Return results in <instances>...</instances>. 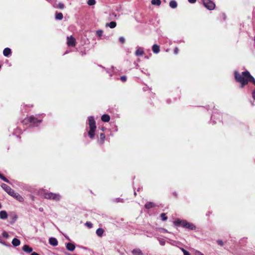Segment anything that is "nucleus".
<instances>
[{
	"label": "nucleus",
	"instance_id": "nucleus-16",
	"mask_svg": "<svg viewBox=\"0 0 255 255\" xmlns=\"http://www.w3.org/2000/svg\"><path fill=\"white\" fill-rule=\"evenodd\" d=\"M152 51L153 52V53H156V54L158 53L160 51L159 46L156 44H154L152 46Z\"/></svg>",
	"mask_w": 255,
	"mask_h": 255
},
{
	"label": "nucleus",
	"instance_id": "nucleus-3",
	"mask_svg": "<svg viewBox=\"0 0 255 255\" xmlns=\"http://www.w3.org/2000/svg\"><path fill=\"white\" fill-rule=\"evenodd\" d=\"M88 125L90 128L88 132V135L90 138L93 139L95 137V130L97 128L96 122L93 117L90 116L88 118Z\"/></svg>",
	"mask_w": 255,
	"mask_h": 255
},
{
	"label": "nucleus",
	"instance_id": "nucleus-47",
	"mask_svg": "<svg viewBox=\"0 0 255 255\" xmlns=\"http://www.w3.org/2000/svg\"><path fill=\"white\" fill-rule=\"evenodd\" d=\"M173 194L175 196V197H176L177 196V194L175 192L173 193Z\"/></svg>",
	"mask_w": 255,
	"mask_h": 255
},
{
	"label": "nucleus",
	"instance_id": "nucleus-13",
	"mask_svg": "<svg viewBox=\"0 0 255 255\" xmlns=\"http://www.w3.org/2000/svg\"><path fill=\"white\" fill-rule=\"evenodd\" d=\"M22 250L27 253H31L33 249L32 248L30 247L28 245H25L22 247Z\"/></svg>",
	"mask_w": 255,
	"mask_h": 255
},
{
	"label": "nucleus",
	"instance_id": "nucleus-14",
	"mask_svg": "<svg viewBox=\"0 0 255 255\" xmlns=\"http://www.w3.org/2000/svg\"><path fill=\"white\" fill-rule=\"evenodd\" d=\"M144 53V52L142 48L138 47L137 48L135 54L136 56H141L143 55Z\"/></svg>",
	"mask_w": 255,
	"mask_h": 255
},
{
	"label": "nucleus",
	"instance_id": "nucleus-39",
	"mask_svg": "<svg viewBox=\"0 0 255 255\" xmlns=\"http://www.w3.org/2000/svg\"><path fill=\"white\" fill-rule=\"evenodd\" d=\"M179 49L178 47H175L174 49V53L175 54H177L178 53Z\"/></svg>",
	"mask_w": 255,
	"mask_h": 255
},
{
	"label": "nucleus",
	"instance_id": "nucleus-2",
	"mask_svg": "<svg viewBox=\"0 0 255 255\" xmlns=\"http://www.w3.org/2000/svg\"><path fill=\"white\" fill-rule=\"evenodd\" d=\"M174 224L176 226H181L183 228L190 230H195L196 229V226L192 223L188 222L186 220L177 219L174 221Z\"/></svg>",
	"mask_w": 255,
	"mask_h": 255
},
{
	"label": "nucleus",
	"instance_id": "nucleus-18",
	"mask_svg": "<svg viewBox=\"0 0 255 255\" xmlns=\"http://www.w3.org/2000/svg\"><path fill=\"white\" fill-rule=\"evenodd\" d=\"M131 252L133 255H143L142 251L139 249H133Z\"/></svg>",
	"mask_w": 255,
	"mask_h": 255
},
{
	"label": "nucleus",
	"instance_id": "nucleus-31",
	"mask_svg": "<svg viewBox=\"0 0 255 255\" xmlns=\"http://www.w3.org/2000/svg\"><path fill=\"white\" fill-rule=\"evenodd\" d=\"M87 3L89 5H93L95 4L96 1L95 0H88Z\"/></svg>",
	"mask_w": 255,
	"mask_h": 255
},
{
	"label": "nucleus",
	"instance_id": "nucleus-23",
	"mask_svg": "<svg viewBox=\"0 0 255 255\" xmlns=\"http://www.w3.org/2000/svg\"><path fill=\"white\" fill-rule=\"evenodd\" d=\"M105 135L104 133H101L100 134V143L101 144H103L105 139Z\"/></svg>",
	"mask_w": 255,
	"mask_h": 255
},
{
	"label": "nucleus",
	"instance_id": "nucleus-19",
	"mask_svg": "<svg viewBox=\"0 0 255 255\" xmlns=\"http://www.w3.org/2000/svg\"><path fill=\"white\" fill-rule=\"evenodd\" d=\"M11 53V49L9 48H5L3 51L4 56L8 57Z\"/></svg>",
	"mask_w": 255,
	"mask_h": 255
},
{
	"label": "nucleus",
	"instance_id": "nucleus-45",
	"mask_svg": "<svg viewBox=\"0 0 255 255\" xmlns=\"http://www.w3.org/2000/svg\"><path fill=\"white\" fill-rule=\"evenodd\" d=\"M17 218V216L16 215H14V216L13 217V220L14 221H15Z\"/></svg>",
	"mask_w": 255,
	"mask_h": 255
},
{
	"label": "nucleus",
	"instance_id": "nucleus-38",
	"mask_svg": "<svg viewBox=\"0 0 255 255\" xmlns=\"http://www.w3.org/2000/svg\"><path fill=\"white\" fill-rule=\"evenodd\" d=\"M120 79L123 82H125L127 80V77L126 76H123L120 78Z\"/></svg>",
	"mask_w": 255,
	"mask_h": 255
},
{
	"label": "nucleus",
	"instance_id": "nucleus-5",
	"mask_svg": "<svg viewBox=\"0 0 255 255\" xmlns=\"http://www.w3.org/2000/svg\"><path fill=\"white\" fill-rule=\"evenodd\" d=\"M204 6L209 10H213L215 7V3L211 0H203Z\"/></svg>",
	"mask_w": 255,
	"mask_h": 255
},
{
	"label": "nucleus",
	"instance_id": "nucleus-30",
	"mask_svg": "<svg viewBox=\"0 0 255 255\" xmlns=\"http://www.w3.org/2000/svg\"><path fill=\"white\" fill-rule=\"evenodd\" d=\"M161 218L163 221H166L167 219V217L165 213H162L160 215Z\"/></svg>",
	"mask_w": 255,
	"mask_h": 255
},
{
	"label": "nucleus",
	"instance_id": "nucleus-25",
	"mask_svg": "<svg viewBox=\"0 0 255 255\" xmlns=\"http://www.w3.org/2000/svg\"><path fill=\"white\" fill-rule=\"evenodd\" d=\"M169 6L173 8H175L177 6V3L175 0H171L169 2Z\"/></svg>",
	"mask_w": 255,
	"mask_h": 255
},
{
	"label": "nucleus",
	"instance_id": "nucleus-35",
	"mask_svg": "<svg viewBox=\"0 0 255 255\" xmlns=\"http://www.w3.org/2000/svg\"><path fill=\"white\" fill-rule=\"evenodd\" d=\"M120 43L123 44L125 42V39L124 37H120L119 39Z\"/></svg>",
	"mask_w": 255,
	"mask_h": 255
},
{
	"label": "nucleus",
	"instance_id": "nucleus-46",
	"mask_svg": "<svg viewBox=\"0 0 255 255\" xmlns=\"http://www.w3.org/2000/svg\"><path fill=\"white\" fill-rule=\"evenodd\" d=\"M184 255H190V253L188 252H186L184 253Z\"/></svg>",
	"mask_w": 255,
	"mask_h": 255
},
{
	"label": "nucleus",
	"instance_id": "nucleus-32",
	"mask_svg": "<svg viewBox=\"0 0 255 255\" xmlns=\"http://www.w3.org/2000/svg\"><path fill=\"white\" fill-rule=\"evenodd\" d=\"M2 235L5 238H8L9 237L8 234L5 231L2 232Z\"/></svg>",
	"mask_w": 255,
	"mask_h": 255
},
{
	"label": "nucleus",
	"instance_id": "nucleus-15",
	"mask_svg": "<svg viewBox=\"0 0 255 255\" xmlns=\"http://www.w3.org/2000/svg\"><path fill=\"white\" fill-rule=\"evenodd\" d=\"M66 249L70 251H73L75 249V245L71 243H68L66 244Z\"/></svg>",
	"mask_w": 255,
	"mask_h": 255
},
{
	"label": "nucleus",
	"instance_id": "nucleus-9",
	"mask_svg": "<svg viewBox=\"0 0 255 255\" xmlns=\"http://www.w3.org/2000/svg\"><path fill=\"white\" fill-rule=\"evenodd\" d=\"M33 118L34 120L30 122L31 126H33V127H36V126H37L38 125V124H40L42 122L41 120H38L37 118H36L34 116H33Z\"/></svg>",
	"mask_w": 255,
	"mask_h": 255
},
{
	"label": "nucleus",
	"instance_id": "nucleus-26",
	"mask_svg": "<svg viewBox=\"0 0 255 255\" xmlns=\"http://www.w3.org/2000/svg\"><path fill=\"white\" fill-rule=\"evenodd\" d=\"M56 19L61 20L63 18V14L61 12H56L55 14Z\"/></svg>",
	"mask_w": 255,
	"mask_h": 255
},
{
	"label": "nucleus",
	"instance_id": "nucleus-4",
	"mask_svg": "<svg viewBox=\"0 0 255 255\" xmlns=\"http://www.w3.org/2000/svg\"><path fill=\"white\" fill-rule=\"evenodd\" d=\"M43 196L46 199L53 200L56 201H59L61 198L59 194L52 192H45L44 193Z\"/></svg>",
	"mask_w": 255,
	"mask_h": 255
},
{
	"label": "nucleus",
	"instance_id": "nucleus-22",
	"mask_svg": "<svg viewBox=\"0 0 255 255\" xmlns=\"http://www.w3.org/2000/svg\"><path fill=\"white\" fill-rule=\"evenodd\" d=\"M106 26H109L111 28H114L117 26V23L115 21H112L110 23H107L106 24Z\"/></svg>",
	"mask_w": 255,
	"mask_h": 255
},
{
	"label": "nucleus",
	"instance_id": "nucleus-37",
	"mask_svg": "<svg viewBox=\"0 0 255 255\" xmlns=\"http://www.w3.org/2000/svg\"><path fill=\"white\" fill-rule=\"evenodd\" d=\"M21 133V130L19 128H16L14 130V133Z\"/></svg>",
	"mask_w": 255,
	"mask_h": 255
},
{
	"label": "nucleus",
	"instance_id": "nucleus-6",
	"mask_svg": "<svg viewBox=\"0 0 255 255\" xmlns=\"http://www.w3.org/2000/svg\"><path fill=\"white\" fill-rule=\"evenodd\" d=\"M67 39V44L68 46L75 47L76 46V39L73 36H68Z\"/></svg>",
	"mask_w": 255,
	"mask_h": 255
},
{
	"label": "nucleus",
	"instance_id": "nucleus-7",
	"mask_svg": "<svg viewBox=\"0 0 255 255\" xmlns=\"http://www.w3.org/2000/svg\"><path fill=\"white\" fill-rule=\"evenodd\" d=\"M2 188L9 195L13 194V190L11 189L9 186L5 183L1 184Z\"/></svg>",
	"mask_w": 255,
	"mask_h": 255
},
{
	"label": "nucleus",
	"instance_id": "nucleus-33",
	"mask_svg": "<svg viewBox=\"0 0 255 255\" xmlns=\"http://www.w3.org/2000/svg\"><path fill=\"white\" fill-rule=\"evenodd\" d=\"M85 225L87 226L89 228H91L93 227V224L90 222H87L85 223Z\"/></svg>",
	"mask_w": 255,
	"mask_h": 255
},
{
	"label": "nucleus",
	"instance_id": "nucleus-49",
	"mask_svg": "<svg viewBox=\"0 0 255 255\" xmlns=\"http://www.w3.org/2000/svg\"><path fill=\"white\" fill-rule=\"evenodd\" d=\"M1 208V204L0 203V209Z\"/></svg>",
	"mask_w": 255,
	"mask_h": 255
},
{
	"label": "nucleus",
	"instance_id": "nucleus-10",
	"mask_svg": "<svg viewBox=\"0 0 255 255\" xmlns=\"http://www.w3.org/2000/svg\"><path fill=\"white\" fill-rule=\"evenodd\" d=\"M33 120L34 119L33 118V116H31L25 118L22 121L21 123L23 125H27Z\"/></svg>",
	"mask_w": 255,
	"mask_h": 255
},
{
	"label": "nucleus",
	"instance_id": "nucleus-43",
	"mask_svg": "<svg viewBox=\"0 0 255 255\" xmlns=\"http://www.w3.org/2000/svg\"><path fill=\"white\" fill-rule=\"evenodd\" d=\"M31 255H39V254H38L36 252H33L31 253Z\"/></svg>",
	"mask_w": 255,
	"mask_h": 255
},
{
	"label": "nucleus",
	"instance_id": "nucleus-8",
	"mask_svg": "<svg viewBox=\"0 0 255 255\" xmlns=\"http://www.w3.org/2000/svg\"><path fill=\"white\" fill-rule=\"evenodd\" d=\"M10 196L13 197L20 202H23L24 201L23 198L18 193L15 192L14 191H13V194H12V195H10Z\"/></svg>",
	"mask_w": 255,
	"mask_h": 255
},
{
	"label": "nucleus",
	"instance_id": "nucleus-11",
	"mask_svg": "<svg viewBox=\"0 0 255 255\" xmlns=\"http://www.w3.org/2000/svg\"><path fill=\"white\" fill-rule=\"evenodd\" d=\"M156 206V204L153 202H148L144 205V207L147 209H149L154 208Z\"/></svg>",
	"mask_w": 255,
	"mask_h": 255
},
{
	"label": "nucleus",
	"instance_id": "nucleus-48",
	"mask_svg": "<svg viewBox=\"0 0 255 255\" xmlns=\"http://www.w3.org/2000/svg\"><path fill=\"white\" fill-rule=\"evenodd\" d=\"M0 243L3 244V245H5V244L4 243H2L1 241H0Z\"/></svg>",
	"mask_w": 255,
	"mask_h": 255
},
{
	"label": "nucleus",
	"instance_id": "nucleus-24",
	"mask_svg": "<svg viewBox=\"0 0 255 255\" xmlns=\"http://www.w3.org/2000/svg\"><path fill=\"white\" fill-rule=\"evenodd\" d=\"M104 232V230L102 228H98L96 231V234L99 237H102Z\"/></svg>",
	"mask_w": 255,
	"mask_h": 255
},
{
	"label": "nucleus",
	"instance_id": "nucleus-27",
	"mask_svg": "<svg viewBox=\"0 0 255 255\" xmlns=\"http://www.w3.org/2000/svg\"><path fill=\"white\" fill-rule=\"evenodd\" d=\"M151 3L153 5H160L161 4L160 0H151Z\"/></svg>",
	"mask_w": 255,
	"mask_h": 255
},
{
	"label": "nucleus",
	"instance_id": "nucleus-42",
	"mask_svg": "<svg viewBox=\"0 0 255 255\" xmlns=\"http://www.w3.org/2000/svg\"><path fill=\"white\" fill-rule=\"evenodd\" d=\"M253 98L255 100V90L253 92Z\"/></svg>",
	"mask_w": 255,
	"mask_h": 255
},
{
	"label": "nucleus",
	"instance_id": "nucleus-36",
	"mask_svg": "<svg viewBox=\"0 0 255 255\" xmlns=\"http://www.w3.org/2000/svg\"><path fill=\"white\" fill-rule=\"evenodd\" d=\"M217 242L218 244L220 246H223L224 245V242L222 240H219L217 241Z\"/></svg>",
	"mask_w": 255,
	"mask_h": 255
},
{
	"label": "nucleus",
	"instance_id": "nucleus-40",
	"mask_svg": "<svg viewBox=\"0 0 255 255\" xmlns=\"http://www.w3.org/2000/svg\"><path fill=\"white\" fill-rule=\"evenodd\" d=\"M195 255H203L202 253H201V252H200L199 251H197L195 253Z\"/></svg>",
	"mask_w": 255,
	"mask_h": 255
},
{
	"label": "nucleus",
	"instance_id": "nucleus-34",
	"mask_svg": "<svg viewBox=\"0 0 255 255\" xmlns=\"http://www.w3.org/2000/svg\"><path fill=\"white\" fill-rule=\"evenodd\" d=\"M102 34H103V31L102 30H99L97 31V32H96V34H97V36H102Z\"/></svg>",
	"mask_w": 255,
	"mask_h": 255
},
{
	"label": "nucleus",
	"instance_id": "nucleus-29",
	"mask_svg": "<svg viewBox=\"0 0 255 255\" xmlns=\"http://www.w3.org/2000/svg\"><path fill=\"white\" fill-rule=\"evenodd\" d=\"M0 178L5 181V182L9 183V180L5 178L2 174L0 173Z\"/></svg>",
	"mask_w": 255,
	"mask_h": 255
},
{
	"label": "nucleus",
	"instance_id": "nucleus-41",
	"mask_svg": "<svg viewBox=\"0 0 255 255\" xmlns=\"http://www.w3.org/2000/svg\"><path fill=\"white\" fill-rule=\"evenodd\" d=\"M189 2L191 3H194L196 1V0H188Z\"/></svg>",
	"mask_w": 255,
	"mask_h": 255
},
{
	"label": "nucleus",
	"instance_id": "nucleus-21",
	"mask_svg": "<svg viewBox=\"0 0 255 255\" xmlns=\"http://www.w3.org/2000/svg\"><path fill=\"white\" fill-rule=\"evenodd\" d=\"M12 244L14 247H17L20 244V241L17 238H14L12 241Z\"/></svg>",
	"mask_w": 255,
	"mask_h": 255
},
{
	"label": "nucleus",
	"instance_id": "nucleus-20",
	"mask_svg": "<svg viewBox=\"0 0 255 255\" xmlns=\"http://www.w3.org/2000/svg\"><path fill=\"white\" fill-rule=\"evenodd\" d=\"M7 213L5 211H1L0 212V219H5L7 218Z\"/></svg>",
	"mask_w": 255,
	"mask_h": 255
},
{
	"label": "nucleus",
	"instance_id": "nucleus-44",
	"mask_svg": "<svg viewBox=\"0 0 255 255\" xmlns=\"http://www.w3.org/2000/svg\"><path fill=\"white\" fill-rule=\"evenodd\" d=\"M181 251H182V252L183 253V254H184V253H185V252H187V251H186V250H185L184 249H183V248H181Z\"/></svg>",
	"mask_w": 255,
	"mask_h": 255
},
{
	"label": "nucleus",
	"instance_id": "nucleus-17",
	"mask_svg": "<svg viewBox=\"0 0 255 255\" xmlns=\"http://www.w3.org/2000/svg\"><path fill=\"white\" fill-rule=\"evenodd\" d=\"M101 120L104 122H108L110 120V117L108 114H104L101 117Z\"/></svg>",
	"mask_w": 255,
	"mask_h": 255
},
{
	"label": "nucleus",
	"instance_id": "nucleus-1",
	"mask_svg": "<svg viewBox=\"0 0 255 255\" xmlns=\"http://www.w3.org/2000/svg\"><path fill=\"white\" fill-rule=\"evenodd\" d=\"M234 75L236 81L241 83V88H243L245 85H247L249 82H252L255 85V79L248 71L243 72L241 74L238 71H235L234 72Z\"/></svg>",
	"mask_w": 255,
	"mask_h": 255
},
{
	"label": "nucleus",
	"instance_id": "nucleus-28",
	"mask_svg": "<svg viewBox=\"0 0 255 255\" xmlns=\"http://www.w3.org/2000/svg\"><path fill=\"white\" fill-rule=\"evenodd\" d=\"M65 7V5L64 4V3H62V2H60L56 6V8H60V9H63Z\"/></svg>",
	"mask_w": 255,
	"mask_h": 255
},
{
	"label": "nucleus",
	"instance_id": "nucleus-12",
	"mask_svg": "<svg viewBox=\"0 0 255 255\" xmlns=\"http://www.w3.org/2000/svg\"><path fill=\"white\" fill-rule=\"evenodd\" d=\"M49 243L50 245L54 247L58 245V241L55 238H50L49 240Z\"/></svg>",
	"mask_w": 255,
	"mask_h": 255
}]
</instances>
